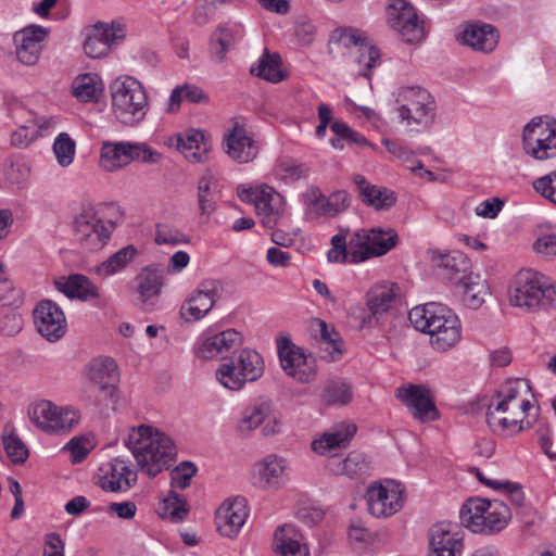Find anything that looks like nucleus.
Wrapping results in <instances>:
<instances>
[{"label": "nucleus", "instance_id": "obj_1", "mask_svg": "<svg viewBox=\"0 0 556 556\" xmlns=\"http://www.w3.org/2000/svg\"><path fill=\"white\" fill-rule=\"evenodd\" d=\"M531 387L525 379L506 381L488 406L486 421L496 433L508 434L530 429L533 421L526 419L533 408Z\"/></svg>", "mask_w": 556, "mask_h": 556}, {"label": "nucleus", "instance_id": "obj_2", "mask_svg": "<svg viewBox=\"0 0 556 556\" xmlns=\"http://www.w3.org/2000/svg\"><path fill=\"white\" fill-rule=\"evenodd\" d=\"M408 318L416 330L430 336V344L437 351H448L462 339L458 316L443 304L431 302L416 306Z\"/></svg>", "mask_w": 556, "mask_h": 556}, {"label": "nucleus", "instance_id": "obj_3", "mask_svg": "<svg viewBox=\"0 0 556 556\" xmlns=\"http://www.w3.org/2000/svg\"><path fill=\"white\" fill-rule=\"evenodd\" d=\"M125 444L131 451L138 469L150 478L167 469L175 455L173 441L147 425L132 428Z\"/></svg>", "mask_w": 556, "mask_h": 556}, {"label": "nucleus", "instance_id": "obj_4", "mask_svg": "<svg viewBox=\"0 0 556 556\" xmlns=\"http://www.w3.org/2000/svg\"><path fill=\"white\" fill-rule=\"evenodd\" d=\"M508 294L513 306L529 312L556 309V283L549 277L532 269L517 273Z\"/></svg>", "mask_w": 556, "mask_h": 556}, {"label": "nucleus", "instance_id": "obj_5", "mask_svg": "<svg viewBox=\"0 0 556 556\" xmlns=\"http://www.w3.org/2000/svg\"><path fill=\"white\" fill-rule=\"evenodd\" d=\"M111 110L116 121L125 126L141 123L149 110V98L143 85L131 76H122L110 85Z\"/></svg>", "mask_w": 556, "mask_h": 556}, {"label": "nucleus", "instance_id": "obj_6", "mask_svg": "<svg viewBox=\"0 0 556 556\" xmlns=\"http://www.w3.org/2000/svg\"><path fill=\"white\" fill-rule=\"evenodd\" d=\"M396 102L401 123L406 126L428 127L435 115V102L432 96L419 86H405L399 88Z\"/></svg>", "mask_w": 556, "mask_h": 556}, {"label": "nucleus", "instance_id": "obj_7", "mask_svg": "<svg viewBox=\"0 0 556 556\" xmlns=\"http://www.w3.org/2000/svg\"><path fill=\"white\" fill-rule=\"evenodd\" d=\"M114 224L97 216L93 205H85L73 219V233L79 245L88 251H99L109 241Z\"/></svg>", "mask_w": 556, "mask_h": 556}, {"label": "nucleus", "instance_id": "obj_8", "mask_svg": "<svg viewBox=\"0 0 556 556\" xmlns=\"http://www.w3.org/2000/svg\"><path fill=\"white\" fill-rule=\"evenodd\" d=\"M522 147L529 156L544 161L556 155V119L534 117L523 128Z\"/></svg>", "mask_w": 556, "mask_h": 556}, {"label": "nucleus", "instance_id": "obj_9", "mask_svg": "<svg viewBox=\"0 0 556 556\" xmlns=\"http://www.w3.org/2000/svg\"><path fill=\"white\" fill-rule=\"evenodd\" d=\"M397 240V232L393 228L374 227L357 230L352 233L353 260L365 262L384 255L396 245Z\"/></svg>", "mask_w": 556, "mask_h": 556}, {"label": "nucleus", "instance_id": "obj_10", "mask_svg": "<svg viewBox=\"0 0 556 556\" xmlns=\"http://www.w3.org/2000/svg\"><path fill=\"white\" fill-rule=\"evenodd\" d=\"M365 497L370 515L387 518L403 507L404 488L393 480L374 482L367 488Z\"/></svg>", "mask_w": 556, "mask_h": 556}, {"label": "nucleus", "instance_id": "obj_11", "mask_svg": "<svg viewBox=\"0 0 556 556\" xmlns=\"http://www.w3.org/2000/svg\"><path fill=\"white\" fill-rule=\"evenodd\" d=\"M280 367L287 376L301 383H309L317 376L316 358L280 334Z\"/></svg>", "mask_w": 556, "mask_h": 556}, {"label": "nucleus", "instance_id": "obj_12", "mask_svg": "<svg viewBox=\"0 0 556 556\" xmlns=\"http://www.w3.org/2000/svg\"><path fill=\"white\" fill-rule=\"evenodd\" d=\"M28 415L39 429L49 433L68 432L79 420L76 410L59 407L50 401L30 405Z\"/></svg>", "mask_w": 556, "mask_h": 556}, {"label": "nucleus", "instance_id": "obj_13", "mask_svg": "<svg viewBox=\"0 0 556 556\" xmlns=\"http://www.w3.org/2000/svg\"><path fill=\"white\" fill-rule=\"evenodd\" d=\"M387 17L393 28L407 43H417L425 37L422 22L414 7L406 0H388Z\"/></svg>", "mask_w": 556, "mask_h": 556}, {"label": "nucleus", "instance_id": "obj_14", "mask_svg": "<svg viewBox=\"0 0 556 556\" xmlns=\"http://www.w3.org/2000/svg\"><path fill=\"white\" fill-rule=\"evenodd\" d=\"M387 17L393 28L407 43H417L425 37L422 22L414 7L406 0H388Z\"/></svg>", "mask_w": 556, "mask_h": 556}, {"label": "nucleus", "instance_id": "obj_15", "mask_svg": "<svg viewBox=\"0 0 556 556\" xmlns=\"http://www.w3.org/2000/svg\"><path fill=\"white\" fill-rule=\"evenodd\" d=\"M224 286L217 279H205L199 283L180 307V316L188 323L206 316L222 298Z\"/></svg>", "mask_w": 556, "mask_h": 556}, {"label": "nucleus", "instance_id": "obj_16", "mask_svg": "<svg viewBox=\"0 0 556 556\" xmlns=\"http://www.w3.org/2000/svg\"><path fill=\"white\" fill-rule=\"evenodd\" d=\"M83 377L110 399L118 391L119 372L116 362L110 356H96L85 364Z\"/></svg>", "mask_w": 556, "mask_h": 556}, {"label": "nucleus", "instance_id": "obj_17", "mask_svg": "<svg viewBox=\"0 0 556 556\" xmlns=\"http://www.w3.org/2000/svg\"><path fill=\"white\" fill-rule=\"evenodd\" d=\"M125 25L119 22L111 24L99 22L91 26L84 42L85 53L89 58H102L109 54L111 48L125 38Z\"/></svg>", "mask_w": 556, "mask_h": 556}, {"label": "nucleus", "instance_id": "obj_18", "mask_svg": "<svg viewBox=\"0 0 556 556\" xmlns=\"http://www.w3.org/2000/svg\"><path fill=\"white\" fill-rule=\"evenodd\" d=\"M308 214L315 217L333 218L351 205V195L345 190H337L326 197L316 186H311L303 193Z\"/></svg>", "mask_w": 556, "mask_h": 556}, {"label": "nucleus", "instance_id": "obj_19", "mask_svg": "<svg viewBox=\"0 0 556 556\" xmlns=\"http://www.w3.org/2000/svg\"><path fill=\"white\" fill-rule=\"evenodd\" d=\"M428 556H462L464 536L459 527L450 521L434 523L428 531Z\"/></svg>", "mask_w": 556, "mask_h": 556}, {"label": "nucleus", "instance_id": "obj_20", "mask_svg": "<svg viewBox=\"0 0 556 556\" xmlns=\"http://www.w3.org/2000/svg\"><path fill=\"white\" fill-rule=\"evenodd\" d=\"M37 331L49 342L59 341L66 332V317L62 308L51 300L40 301L34 309Z\"/></svg>", "mask_w": 556, "mask_h": 556}, {"label": "nucleus", "instance_id": "obj_21", "mask_svg": "<svg viewBox=\"0 0 556 556\" xmlns=\"http://www.w3.org/2000/svg\"><path fill=\"white\" fill-rule=\"evenodd\" d=\"M275 189L266 184L255 187H238V197L245 202L253 203L255 212L264 227L274 230L278 224V212L274 210L271 201Z\"/></svg>", "mask_w": 556, "mask_h": 556}, {"label": "nucleus", "instance_id": "obj_22", "mask_svg": "<svg viewBox=\"0 0 556 556\" xmlns=\"http://www.w3.org/2000/svg\"><path fill=\"white\" fill-rule=\"evenodd\" d=\"M249 516L247 500L237 496L225 501L217 510L216 526L220 535L232 539L238 535Z\"/></svg>", "mask_w": 556, "mask_h": 556}, {"label": "nucleus", "instance_id": "obj_23", "mask_svg": "<svg viewBox=\"0 0 556 556\" xmlns=\"http://www.w3.org/2000/svg\"><path fill=\"white\" fill-rule=\"evenodd\" d=\"M137 470L132 466L131 462L118 456L108 464V467L100 479V485L104 491L126 492L137 483Z\"/></svg>", "mask_w": 556, "mask_h": 556}, {"label": "nucleus", "instance_id": "obj_24", "mask_svg": "<svg viewBox=\"0 0 556 556\" xmlns=\"http://www.w3.org/2000/svg\"><path fill=\"white\" fill-rule=\"evenodd\" d=\"M46 28L38 25L27 26L14 34L17 60L27 66L35 65L42 51V41L47 37Z\"/></svg>", "mask_w": 556, "mask_h": 556}, {"label": "nucleus", "instance_id": "obj_25", "mask_svg": "<svg viewBox=\"0 0 556 556\" xmlns=\"http://www.w3.org/2000/svg\"><path fill=\"white\" fill-rule=\"evenodd\" d=\"M397 397L408 407L414 418L420 421L435 420L439 412L428 389L422 386H409L397 389Z\"/></svg>", "mask_w": 556, "mask_h": 556}, {"label": "nucleus", "instance_id": "obj_26", "mask_svg": "<svg viewBox=\"0 0 556 556\" xmlns=\"http://www.w3.org/2000/svg\"><path fill=\"white\" fill-rule=\"evenodd\" d=\"M164 279V271L157 265H150L141 269L137 276V290L143 309L151 311L156 305Z\"/></svg>", "mask_w": 556, "mask_h": 556}, {"label": "nucleus", "instance_id": "obj_27", "mask_svg": "<svg viewBox=\"0 0 556 556\" xmlns=\"http://www.w3.org/2000/svg\"><path fill=\"white\" fill-rule=\"evenodd\" d=\"M224 149L231 160L241 164L253 161L258 153L256 142L238 125L225 137Z\"/></svg>", "mask_w": 556, "mask_h": 556}, {"label": "nucleus", "instance_id": "obj_28", "mask_svg": "<svg viewBox=\"0 0 556 556\" xmlns=\"http://www.w3.org/2000/svg\"><path fill=\"white\" fill-rule=\"evenodd\" d=\"M274 412V402L271 400H256L242 410L236 427L237 433L240 438H249Z\"/></svg>", "mask_w": 556, "mask_h": 556}, {"label": "nucleus", "instance_id": "obj_29", "mask_svg": "<svg viewBox=\"0 0 556 556\" xmlns=\"http://www.w3.org/2000/svg\"><path fill=\"white\" fill-rule=\"evenodd\" d=\"M460 41L473 50L489 53L497 46L498 33L491 24L470 23L465 27Z\"/></svg>", "mask_w": 556, "mask_h": 556}, {"label": "nucleus", "instance_id": "obj_30", "mask_svg": "<svg viewBox=\"0 0 556 556\" xmlns=\"http://www.w3.org/2000/svg\"><path fill=\"white\" fill-rule=\"evenodd\" d=\"M241 344V336L235 329H227L219 333L204 338L197 350L198 356L212 359L217 355L229 352Z\"/></svg>", "mask_w": 556, "mask_h": 556}, {"label": "nucleus", "instance_id": "obj_31", "mask_svg": "<svg viewBox=\"0 0 556 556\" xmlns=\"http://www.w3.org/2000/svg\"><path fill=\"white\" fill-rule=\"evenodd\" d=\"M356 426L353 424H341L325 432L319 439L312 442L314 452L326 455L334 452L337 448L348 446L351 439L356 433Z\"/></svg>", "mask_w": 556, "mask_h": 556}, {"label": "nucleus", "instance_id": "obj_32", "mask_svg": "<svg viewBox=\"0 0 556 556\" xmlns=\"http://www.w3.org/2000/svg\"><path fill=\"white\" fill-rule=\"evenodd\" d=\"M433 260L437 266L442 270L444 277L455 283V286L469 275L470 262L467 256L459 252L453 251L450 253L433 252Z\"/></svg>", "mask_w": 556, "mask_h": 556}, {"label": "nucleus", "instance_id": "obj_33", "mask_svg": "<svg viewBox=\"0 0 556 556\" xmlns=\"http://www.w3.org/2000/svg\"><path fill=\"white\" fill-rule=\"evenodd\" d=\"M354 184L365 204L379 211L388 210L395 204L396 198L392 191L369 184L364 176L355 175Z\"/></svg>", "mask_w": 556, "mask_h": 556}, {"label": "nucleus", "instance_id": "obj_34", "mask_svg": "<svg viewBox=\"0 0 556 556\" xmlns=\"http://www.w3.org/2000/svg\"><path fill=\"white\" fill-rule=\"evenodd\" d=\"M399 292L394 282L382 281L372 286L366 294V305L374 316L388 312Z\"/></svg>", "mask_w": 556, "mask_h": 556}, {"label": "nucleus", "instance_id": "obj_35", "mask_svg": "<svg viewBox=\"0 0 556 556\" xmlns=\"http://www.w3.org/2000/svg\"><path fill=\"white\" fill-rule=\"evenodd\" d=\"M208 148L210 143L201 130L191 129L177 137V149L192 163L205 161Z\"/></svg>", "mask_w": 556, "mask_h": 556}, {"label": "nucleus", "instance_id": "obj_36", "mask_svg": "<svg viewBox=\"0 0 556 556\" xmlns=\"http://www.w3.org/2000/svg\"><path fill=\"white\" fill-rule=\"evenodd\" d=\"M59 291L67 298L88 301L99 296L98 287L86 276L74 274L55 282Z\"/></svg>", "mask_w": 556, "mask_h": 556}, {"label": "nucleus", "instance_id": "obj_37", "mask_svg": "<svg viewBox=\"0 0 556 556\" xmlns=\"http://www.w3.org/2000/svg\"><path fill=\"white\" fill-rule=\"evenodd\" d=\"M278 483V456L268 454L252 467V484L260 490L275 489Z\"/></svg>", "mask_w": 556, "mask_h": 556}, {"label": "nucleus", "instance_id": "obj_38", "mask_svg": "<svg viewBox=\"0 0 556 556\" xmlns=\"http://www.w3.org/2000/svg\"><path fill=\"white\" fill-rule=\"evenodd\" d=\"M456 287L463 292L465 305L472 309L479 308L490 293L486 280L472 273L459 280Z\"/></svg>", "mask_w": 556, "mask_h": 556}, {"label": "nucleus", "instance_id": "obj_39", "mask_svg": "<svg viewBox=\"0 0 556 556\" xmlns=\"http://www.w3.org/2000/svg\"><path fill=\"white\" fill-rule=\"evenodd\" d=\"M129 141L102 143L100 166L106 172H115L130 163Z\"/></svg>", "mask_w": 556, "mask_h": 556}, {"label": "nucleus", "instance_id": "obj_40", "mask_svg": "<svg viewBox=\"0 0 556 556\" xmlns=\"http://www.w3.org/2000/svg\"><path fill=\"white\" fill-rule=\"evenodd\" d=\"M280 556H309L303 534L291 525L280 526Z\"/></svg>", "mask_w": 556, "mask_h": 556}, {"label": "nucleus", "instance_id": "obj_41", "mask_svg": "<svg viewBox=\"0 0 556 556\" xmlns=\"http://www.w3.org/2000/svg\"><path fill=\"white\" fill-rule=\"evenodd\" d=\"M510 516V509L505 503L500 501L491 502L482 517L485 529L478 530L477 533L494 534L502 531L508 525Z\"/></svg>", "mask_w": 556, "mask_h": 556}, {"label": "nucleus", "instance_id": "obj_42", "mask_svg": "<svg viewBox=\"0 0 556 556\" xmlns=\"http://www.w3.org/2000/svg\"><path fill=\"white\" fill-rule=\"evenodd\" d=\"M137 254L138 249L135 245H126L98 265L96 273L103 278L115 275L125 269L135 260Z\"/></svg>", "mask_w": 556, "mask_h": 556}, {"label": "nucleus", "instance_id": "obj_43", "mask_svg": "<svg viewBox=\"0 0 556 556\" xmlns=\"http://www.w3.org/2000/svg\"><path fill=\"white\" fill-rule=\"evenodd\" d=\"M333 137L330 139V144L336 150H342L348 144H357L359 147H369L377 150V147L370 143L364 136L353 130L346 123L342 121H334L330 125Z\"/></svg>", "mask_w": 556, "mask_h": 556}, {"label": "nucleus", "instance_id": "obj_44", "mask_svg": "<svg viewBox=\"0 0 556 556\" xmlns=\"http://www.w3.org/2000/svg\"><path fill=\"white\" fill-rule=\"evenodd\" d=\"M491 501L483 498H470L460 508L459 518L463 526L477 533L483 527L482 517Z\"/></svg>", "mask_w": 556, "mask_h": 556}, {"label": "nucleus", "instance_id": "obj_45", "mask_svg": "<svg viewBox=\"0 0 556 556\" xmlns=\"http://www.w3.org/2000/svg\"><path fill=\"white\" fill-rule=\"evenodd\" d=\"M233 361L241 377H243L247 382L255 381L263 375V358L254 350H242Z\"/></svg>", "mask_w": 556, "mask_h": 556}, {"label": "nucleus", "instance_id": "obj_46", "mask_svg": "<svg viewBox=\"0 0 556 556\" xmlns=\"http://www.w3.org/2000/svg\"><path fill=\"white\" fill-rule=\"evenodd\" d=\"M215 185L216 179L211 173H206L198 181V204L200 216L204 223L208 220L216 210L213 192Z\"/></svg>", "mask_w": 556, "mask_h": 556}, {"label": "nucleus", "instance_id": "obj_47", "mask_svg": "<svg viewBox=\"0 0 556 556\" xmlns=\"http://www.w3.org/2000/svg\"><path fill=\"white\" fill-rule=\"evenodd\" d=\"M250 74L266 81L278 83V53L265 49L257 62L250 67Z\"/></svg>", "mask_w": 556, "mask_h": 556}, {"label": "nucleus", "instance_id": "obj_48", "mask_svg": "<svg viewBox=\"0 0 556 556\" xmlns=\"http://www.w3.org/2000/svg\"><path fill=\"white\" fill-rule=\"evenodd\" d=\"M285 35L292 37L294 42L300 46H308L314 41L316 27L308 16L298 15L294 17Z\"/></svg>", "mask_w": 556, "mask_h": 556}, {"label": "nucleus", "instance_id": "obj_49", "mask_svg": "<svg viewBox=\"0 0 556 556\" xmlns=\"http://www.w3.org/2000/svg\"><path fill=\"white\" fill-rule=\"evenodd\" d=\"M351 387L342 380H332L324 389L321 399L327 405L343 406L352 401Z\"/></svg>", "mask_w": 556, "mask_h": 556}, {"label": "nucleus", "instance_id": "obj_50", "mask_svg": "<svg viewBox=\"0 0 556 556\" xmlns=\"http://www.w3.org/2000/svg\"><path fill=\"white\" fill-rule=\"evenodd\" d=\"M350 58L358 65L357 74L369 77L370 70L380 58L378 49L367 41L353 52H349Z\"/></svg>", "mask_w": 556, "mask_h": 556}, {"label": "nucleus", "instance_id": "obj_51", "mask_svg": "<svg viewBox=\"0 0 556 556\" xmlns=\"http://www.w3.org/2000/svg\"><path fill=\"white\" fill-rule=\"evenodd\" d=\"M235 37L232 31L226 27H219L211 37V53L216 63H223L226 59V53L232 48Z\"/></svg>", "mask_w": 556, "mask_h": 556}, {"label": "nucleus", "instance_id": "obj_52", "mask_svg": "<svg viewBox=\"0 0 556 556\" xmlns=\"http://www.w3.org/2000/svg\"><path fill=\"white\" fill-rule=\"evenodd\" d=\"M368 462L364 454L352 452L346 458L339 460L332 470L338 475H345L350 478L358 477L366 473Z\"/></svg>", "mask_w": 556, "mask_h": 556}, {"label": "nucleus", "instance_id": "obj_53", "mask_svg": "<svg viewBox=\"0 0 556 556\" xmlns=\"http://www.w3.org/2000/svg\"><path fill=\"white\" fill-rule=\"evenodd\" d=\"M346 233L340 232L332 237V248L328 251L327 257L330 263H342L349 261L350 263H361L362 261H354L352 255V236L346 239Z\"/></svg>", "mask_w": 556, "mask_h": 556}, {"label": "nucleus", "instance_id": "obj_54", "mask_svg": "<svg viewBox=\"0 0 556 556\" xmlns=\"http://www.w3.org/2000/svg\"><path fill=\"white\" fill-rule=\"evenodd\" d=\"M294 515L303 523L314 526L323 521L325 510L313 501L301 496L294 506Z\"/></svg>", "mask_w": 556, "mask_h": 556}, {"label": "nucleus", "instance_id": "obj_55", "mask_svg": "<svg viewBox=\"0 0 556 556\" xmlns=\"http://www.w3.org/2000/svg\"><path fill=\"white\" fill-rule=\"evenodd\" d=\"M320 327V357L329 362H333L340 358L342 350L338 343V334L333 329H329L325 321L319 323Z\"/></svg>", "mask_w": 556, "mask_h": 556}, {"label": "nucleus", "instance_id": "obj_56", "mask_svg": "<svg viewBox=\"0 0 556 556\" xmlns=\"http://www.w3.org/2000/svg\"><path fill=\"white\" fill-rule=\"evenodd\" d=\"M216 378L222 386L233 391L240 390L247 382L237 369L235 361L222 364L216 370Z\"/></svg>", "mask_w": 556, "mask_h": 556}, {"label": "nucleus", "instance_id": "obj_57", "mask_svg": "<svg viewBox=\"0 0 556 556\" xmlns=\"http://www.w3.org/2000/svg\"><path fill=\"white\" fill-rule=\"evenodd\" d=\"M189 511L187 501L175 492H170L163 501V517L169 518L172 521H182Z\"/></svg>", "mask_w": 556, "mask_h": 556}, {"label": "nucleus", "instance_id": "obj_58", "mask_svg": "<svg viewBox=\"0 0 556 556\" xmlns=\"http://www.w3.org/2000/svg\"><path fill=\"white\" fill-rule=\"evenodd\" d=\"M367 40L357 29L339 27L333 30L330 42L337 43L339 47L349 49V52L355 51Z\"/></svg>", "mask_w": 556, "mask_h": 556}, {"label": "nucleus", "instance_id": "obj_59", "mask_svg": "<svg viewBox=\"0 0 556 556\" xmlns=\"http://www.w3.org/2000/svg\"><path fill=\"white\" fill-rule=\"evenodd\" d=\"M101 89L90 74L77 77L73 84L74 96L83 102H91L98 99Z\"/></svg>", "mask_w": 556, "mask_h": 556}, {"label": "nucleus", "instance_id": "obj_60", "mask_svg": "<svg viewBox=\"0 0 556 556\" xmlns=\"http://www.w3.org/2000/svg\"><path fill=\"white\" fill-rule=\"evenodd\" d=\"M75 141L66 132H61L54 140L53 151L59 164L63 167L72 164L75 155Z\"/></svg>", "mask_w": 556, "mask_h": 556}, {"label": "nucleus", "instance_id": "obj_61", "mask_svg": "<svg viewBox=\"0 0 556 556\" xmlns=\"http://www.w3.org/2000/svg\"><path fill=\"white\" fill-rule=\"evenodd\" d=\"M309 168L303 163L286 161L280 163V181L295 182L308 176Z\"/></svg>", "mask_w": 556, "mask_h": 556}, {"label": "nucleus", "instance_id": "obj_62", "mask_svg": "<svg viewBox=\"0 0 556 556\" xmlns=\"http://www.w3.org/2000/svg\"><path fill=\"white\" fill-rule=\"evenodd\" d=\"M155 242L157 244H187L189 237L178 229H173L167 226L157 225L155 232Z\"/></svg>", "mask_w": 556, "mask_h": 556}, {"label": "nucleus", "instance_id": "obj_63", "mask_svg": "<svg viewBox=\"0 0 556 556\" xmlns=\"http://www.w3.org/2000/svg\"><path fill=\"white\" fill-rule=\"evenodd\" d=\"M130 162L138 161L147 164H156L161 160V153L151 149L147 143L129 142Z\"/></svg>", "mask_w": 556, "mask_h": 556}, {"label": "nucleus", "instance_id": "obj_64", "mask_svg": "<svg viewBox=\"0 0 556 556\" xmlns=\"http://www.w3.org/2000/svg\"><path fill=\"white\" fill-rule=\"evenodd\" d=\"M533 188L543 198L556 204V170L535 179Z\"/></svg>", "mask_w": 556, "mask_h": 556}]
</instances>
